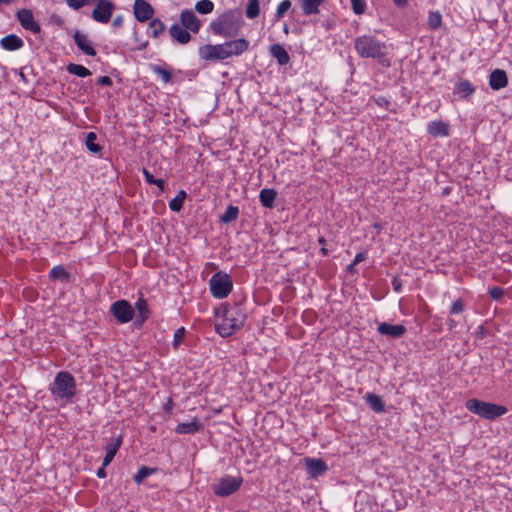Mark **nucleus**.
Masks as SVG:
<instances>
[{
    "mask_svg": "<svg viewBox=\"0 0 512 512\" xmlns=\"http://www.w3.org/2000/svg\"><path fill=\"white\" fill-rule=\"evenodd\" d=\"M123 22H124V18L122 15H118L116 16L113 21H112V26L114 28H119L123 25Z\"/></svg>",
    "mask_w": 512,
    "mask_h": 512,
    "instance_id": "50",
    "label": "nucleus"
},
{
    "mask_svg": "<svg viewBox=\"0 0 512 512\" xmlns=\"http://www.w3.org/2000/svg\"><path fill=\"white\" fill-rule=\"evenodd\" d=\"M325 0H300L303 14L306 16L314 15L319 13V6Z\"/></svg>",
    "mask_w": 512,
    "mask_h": 512,
    "instance_id": "28",
    "label": "nucleus"
},
{
    "mask_svg": "<svg viewBox=\"0 0 512 512\" xmlns=\"http://www.w3.org/2000/svg\"><path fill=\"white\" fill-rule=\"evenodd\" d=\"M97 140V134L94 132H89L86 134L85 145L88 151L93 154H100L103 151V146L97 144L95 141Z\"/></svg>",
    "mask_w": 512,
    "mask_h": 512,
    "instance_id": "30",
    "label": "nucleus"
},
{
    "mask_svg": "<svg viewBox=\"0 0 512 512\" xmlns=\"http://www.w3.org/2000/svg\"><path fill=\"white\" fill-rule=\"evenodd\" d=\"M135 309L137 310V315L143 316V318L150 316V310L147 301L142 295L137 299L135 303Z\"/></svg>",
    "mask_w": 512,
    "mask_h": 512,
    "instance_id": "39",
    "label": "nucleus"
},
{
    "mask_svg": "<svg viewBox=\"0 0 512 512\" xmlns=\"http://www.w3.org/2000/svg\"><path fill=\"white\" fill-rule=\"evenodd\" d=\"M52 20H53V21H54V23H56L57 25H62V24H63V20H62V18H61V17H59V16H55V15H54V16L52 17Z\"/></svg>",
    "mask_w": 512,
    "mask_h": 512,
    "instance_id": "60",
    "label": "nucleus"
},
{
    "mask_svg": "<svg viewBox=\"0 0 512 512\" xmlns=\"http://www.w3.org/2000/svg\"><path fill=\"white\" fill-rule=\"evenodd\" d=\"M154 8L150 3L145 0H135L133 5V13L137 21L146 22L148 20H152L154 15Z\"/></svg>",
    "mask_w": 512,
    "mask_h": 512,
    "instance_id": "12",
    "label": "nucleus"
},
{
    "mask_svg": "<svg viewBox=\"0 0 512 512\" xmlns=\"http://www.w3.org/2000/svg\"><path fill=\"white\" fill-rule=\"evenodd\" d=\"M142 173H143L144 178H145V180H146V182H147L148 184H151V185H152V184L155 182V179H156V178H154V176L149 172V170H148V169L143 168Z\"/></svg>",
    "mask_w": 512,
    "mask_h": 512,
    "instance_id": "48",
    "label": "nucleus"
},
{
    "mask_svg": "<svg viewBox=\"0 0 512 512\" xmlns=\"http://www.w3.org/2000/svg\"><path fill=\"white\" fill-rule=\"evenodd\" d=\"M364 260H365V254L362 252H359L355 255V258L353 260V265H357Z\"/></svg>",
    "mask_w": 512,
    "mask_h": 512,
    "instance_id": "53",
    "label": "nucleus"
},
{
    "mask_svg": "<svg viewBox=\"0 0 512 512\" xmlns=\"http://www.w3.org/2000/svg\"><path fill=\"white\" fill-rule=\"evenodd\" d=\"M49 278L51 280H59L61 282H69V280L71 278V274L62 265H57V266H54L49 271Z\"/></svg>",
    "mask_w": 512,
    "mask_h": 512,
    "instance_id": "29",
    "label": "nucleus"
},
{
    "mask_svg": "<svg viewBox=\"0 0 512 512\" xmlns=\"http://www.w3.org/2000/svg\"><path fill=\"white\" fill-rule=\"evenodd\" d=\"M150 70L161 77L162 81L166 84L169 83L172 79V73L167 68L157 65V64H150Z\"/></svg>",
    "mask_w": 512,
    "mask_h": 512,
    "instance_id": "35",
    "label": "nucleus"
},
{
    "mask_svg": "<svg viewBox=\"0 0 512 512\" xmlns=\"http://www.w3.org/2000/svg\"><path fill=\"white\" fill-rule=\"evenodd\" d=\"M0 46L7 51H16L24 46V41L15 34H9L0 40Z\"/></svg>",
    "mask_w": 512,
    "mask_h": 512,
    "instance_id": "23",
    "label": "nucleus"
},
{
    "mask_svg": "<svg viewBox=\"0 0 512 512\" xmlns=\"http://www.w3.org/2000/svg\"><path fill=\"white\" fill-rule=\"evenodd\" d=\"M243 483L242 477L226 475L212 485L213 492L219 497H228L237 492Z\"/></svg>",
    "mask_w": 512,
    "mask_h": 512,
    "instance_id": "7",
    "label": "nucleus"
},
{
    "mask_svg": "<svg viewBox=\"0 0 512 512\" xmlns=\"http://www.w3.org/2000/svg\"><path fill=\"white\" fill-rule=\"evenodd\" d=\"M150 36L152 38H159V36L165 31V24L158 18H154L149 23Z\"/></svg>",
    "mask_w": 512,
    "mask_h": 512,
    "instance_id": "32",
    "label": "nucleus"
},
{
    "mask_svg": "<svg viewBox=\"0 0 512 512\" xmlns=\"http://www.w3.org/2000/svg\"><path fill=\"white\" fill-rule=\"evenodd\" d=\"M318 243L323 247L326 244V239L323 236H321L318 239Z\"/></svg>",
    "mask_w": 512,
    "mask_h": 512,
    "instance_id": "62",
    "label": "nucleus"
},
{
    "mask_svg": "<svg viewBox=\"0 0 512 512\" xmlns=\"http://www.w3.org/2000/svg\"><path fill=\"white\" fill-rule=\"evenodd\" d=\"M187 198V193L184 190H180L177 195L169 201V208L173 212H180L183 208V203Z\"/></svg>",
    "mask_w": 512,
    "mask_h": 512,
    "instance_id": "31",
    "label": "nucleus"
},
{
    "mask_svg": "<svg viewBox=\"0 0 512 512\" xmlns=\"http://www.w3.org/2000/svg\"><path fill=\"white\" fill-rule=\"evenodd\" d=\"M508 85V77L504 70L495 69L489 75V86L492 90L498 91Z\"/></svg>",
    "mask_w": 512,
    "mask_h": 512,
    "instance_id": "19",
    "label": "nucleus"
},
{
    "mask_svg": "<svg viewBox=\"0 0 512 512\" xmlns=\"http://www.w3.org/2000/svg\"><path fill=\"white\" fill-rule=\"evenodd\" d=\"M148 318H149V317H144V318H143V316H139V315H137V316H136V319H135L134 324H135L138 328H140V327H142V326H143V324L147 321V319H148Z\"/></svg>",
    "mask_w": 512,
    "mask_h": 512,
    "instance_id": "52",
    "label": "nucleus"
},
{
    "mask_svg": "<svg viewBox=\"0 0 512 512\" xmlns=\"http://www.w3.org/2000/svg\"><path fill=\"white\" fill-rule=\"evenodd\" d=\"M377 331L381 335L397 339L402 337L406 333V327L402 324L394 325L387 322H382L378 325Z\"/></svg>",
    "mask_w": 512,
    "mask_h": 512,
    "instance_id": "17",
    "label": "nucleus"
},
{
    "mask_svg": "<svg viewBox=\"0 0 512 512\" xmlns=\"http://www.w3.org/2000/svg\"><path fill=\"white\" fill-rule=\"evenodd\" d=\"M391 285L395 292H397V293L402 292L403 282L399 276H395L392 278Z\"/></svg>",
    "mask_w": 512,
    "mask_h": 512,
    "instance_id": "46",
    "label": "nucleus"
},
{
    "mask_svg": "<svg viewBox=\"0 0 512 512\" xmlns=\"http://www.w3.org/2000/svg\"><path fill=\"white\" fill-rule=\"evenodd\" d=\"M475 87L469 80H461L454 86V94L462 99H468L475 93Z\"/></svg>",
    "mask_w": 512,
    "mask_h": 512,
    "instance_id": "25",
    "label": "nucleus"
},
{
    "mask_svg": "<svg viewBox=\"0 0 512 512\" xmlns=\"http://www.w3.org/2000/svg\"><path fill=\"white\" fill-rule=\"evenodd\" d=\"M377 104H378L379 106H382V107H383V106H388V105H389V101H388L386 98H379V99L377 100Z\"/></svg>",
    "mask_w": 512,
    "mask_h": 512,
    "instance_id": "59",
    "label": "nucleus"
},
{
    "mask_svg": "<svg viewBox=\"0 0 512 512\" xmlns=\"http://www.w3.org/2000/svg\"><path fill=\"white\" fill-rule=\"evenodd\" d=\"M260 14L259 0H249L246 7V16L249 19H255Z\"/></svg>",
    "mask_w": 512,
    "mask_h": 512,
    "instance_id": "38",
    "label": "nucleus"
},
{
    "mask_svg": "<svg viewBox=\"0 0 512 512\" xmlns=\"http://www.w3.org/2000/svg\"><path fill=\"white\" fill-rule=\"evenodd\" d=\"M174 402L172 398H169L168 401L164 404L163 409L166 413H170L173 409Z\"/></svg>",
    "mask_w": 512,
    "mask_h": 512,
    "instance_id": "51",
    "label": "nucleus"
},
{
    "mask_svg": "<svg viewBox=\"0 0 512 512\" xmlns=\"http://www.w3.org/2000/svg\"><path fill=\"white\" fill-rule=\"evenodd\" d=\"M291 1L290 0H283L280 2V4L277 7L275 18L277 20L281 19L284 14L291 8Z\"/></svg>",
    "mask_w": 512,
    "mask_h": 512,
    "instance_id": "41",
    "label": "nucleus"
},
{
    "mask_svg": "<svg viewBox=\"0 0 512 512\" xmlns=\"http://www.w3.org/2000/svg\"><path fill=\"white\" fill-rule=\"evenodd\" d=\"M66 69H67L68 73H70L72 75H76L78 77H82V78L88 77L91 75V71L80 64L70 63L67 65Z\"/></svg>",
    "mask_w": 512,
    "mask_h": 512,
    "instance_id": "36",
    "label": "nucleus"
},
{
    "mask_svg": "<svg viewBox=\"0 0 512 512\" xmlns=\"http://www.w3.org/2000/svg\"><path fill=\"white\" fill-rule=\"evenodd\" d=\"M181 25L186 28L189 32L198 33L201 28V21L196 16L194 11L185 9L180 14Z\"/></svg>",
    "mask_w": 512,
    "mask_h": 512,
    "instance_id": "14",
    "label": "nucleus"
},
{
    "mask_svg": "<svg viewBox=\"0 0 512 512\" xmlns=\"http://www.w3.org/2000/svg\"><path fill=\"white\" fill-rule=\"evenodd\" d=\"M202 428L203 424L195 417L190 422L179 423L175 428V432L178 434H195L202 430Z\"/></svg>",
    "mask_w": 512,
    "mask_h": 512,
    "instance_id": "21",
    "label": "nucleus"
},
{
    "mask_svg": "<svg viewBox=\"0 0 512 512\" xmlns=\"http://www.w3.org/2000/svg\"><path fill=\"white\" fill-rule=\"evenodd\" d=\"M12 2H13V0H0V3H4V4H10Z\"/></svg>",
    "mask_w": 512,
    "mask_h": 512,
    "instance_id": "64",
    "label": "nucleus"
},
{
    "mask_svg": "<svg viewBox=\"0 0 512 512\" xmlns=\"http://www.w3.org/2000/svg\"><path fill=\"white\" fill-rule=\"evenodd\" d=\"M366 403L376 413H383L386 411L385 403L382 398L374 393H367L365 395Z\"/></svg>",
    "mask_w": 512,
    "mask_h": 512,
    "instance_id": "27",
    "label": "nucleus"
},
{
    "mask_svg": "<svg viewBox=\"0 0 512 512\" xmlns=\"http://www.w3.org/2000/svg\"><path fill=\"white\" fill-rule=\"evenodd\" d=\"M66 2L74 10H78L88 4V0H66Z\"/></svg>",
    "mask_w": 512,
    "mask_h": 512,
    "instance_id": "47",
    "label": "nucleus"
},
{
    "mask_svg": "<svg viewBox=\"0 0 512 512\" xmlns=\"http://www.w3.org/2000/svg\"><path fill=\"white\" fill-rule=\"evenodd\" d=\"M394 4L398 7H405L408 3V0H392Z\"/></svg>",
    "mask_w": 512,
    "mask_h": 512,
    "instance_id": "58",
    "label": "nucleus"
},
{
    "mask_svg": "<svg viewBox=\"0 0 512 512\" xmlns=\"http://www.w3.org/2000/svg\"><path fill=\"white\" fill-rule=\"evenodd\" d=\"M240 26V13L235 10H228L210 23V31L214 35L232 38L238 35Z\"/></svg>",
    "mask_w": 512,
    "mask_h": 512,
    "instance_id": "4",
    "label": "nucleus"
},
{
    "mask_svg": "<svg viewBox=\"0 0 512 512\" xmlns=\"http://www.w3.org/2000/svg\"><path fill=\"white\" fill-rule=\"evenodd\" d=\"M270 55L276 59L280 66H284L290 62V55L281 44H273L269 47Z\"/></svg>",
    "mask_w": 512,
    "mask_h": 512,
    "instance_id": "22",
    "label": "nucleus"
},
{
    "mask_svg": "<svg viewBox=\"0 0 512 512\" xmlns=\"http://www.w3.org/2000/svg\"><path fill=\"white\" fill-rule=\"evenodd\" d=\"M109 312L119 324H125L133 320L135 310L128 300H117L110 306Z\"/></svg>",
    "mask_w": 512,
    "mask_h": 512,
    "instance_id": "8",
    "label": "nucleus"
},
{
    "mask_svg": "<svg viewBox=\"0 0 512 512\" xmlns=\"http://www.w3.org/2000/svg\"><path fill=\"white\" fill-rule=\"evenodd\" d=\"M277 192L273 188H264L259 193V201L265 208L272 209L275 204Z\"/></svg>",
    "mask_w": 512,
    "mask_h": 512,
    "instance_id": "26",
    "label": "nucleus"
},
{
    "mask_svg": "<svg viewBox=\"0 0 512 512\" xmlns=\"http://www.w3.org/2000/svg\"><path fill=\"white\" fill-rule=\"evenodd\" d=\"M227 58L232 56H240L246 52L249 48V41L245 38H239L223 43Z\"/></svg>",
    "mask_w": 512,
    "mask_h": 512,
    "instance_id": "15",
    "label": "nucleus"
},
{
    "mask_svg": "<svg viewBox=\"0 0 512 512\" xmlns=\"http://www.w3.org/2000/svg\"><path fill=\"white\" fill-rule=\"evenodd\" d=\"M49 392L56 402L64 405L72 403L77 395L75 377L68 371L58 372L49 385Z\"/></svg>",
    "mask_w": 512,
    "mask_h": 512,
    "instance_id": "3",
    "label": "nucleus"
},
{
    "mask_svg": "<svg viewBox=\"0 0 512 512\" xmlns=\"http://www.w3.org/2000/svg\"><path fill=\"white\" fill-rule=\"evenodd\" d=\"M74 42L77 48L82 51L84 54L88 56H95L96 50L92 46L91 41L89 40L86 34H83L79 30H76L73 35Z\"/></svg>",
    "mask_w": 512,
    "mask_h": 512,
    "instance_id": "18",
    "label": "nucleus"
},
{
    "mask_svg": "<svg viewBox=\"0 0 512 512\" xmlns=\"http://www.w3.org/2000/svg\"><path fill=\"white\" fill-rule=\"evenodd\" d=\"M15 72L24 83H28V79L26 78V75L24 74L22 69L16 70Z\"/></svg>",
    "mask_w": 512,
    "mask_h": 512,
    "instance_id": "57",
    "label": "nucleus"
},
{
    "mask_svg": "<svg viewBox=\"0 0 512 512\" xmlns=\"http://www.w3.org/2000/svg\"><path fill=\"white\" fill-rule=\"evenodd\" d=\"M16 17L20 25L27 31L34 34L41 32V26L34 20L33 12L29 9H21L17 12Z\"/></svg>",
    "mask_w": 512,
    "mask_h": 512,
    "instance_id": "11",
    "label": "nucleus"
},
{
    "mask_svg": "<svg viewBox=\"0 0 512 512\" xmlns=\"http://www.w3.org/2000/svg\"><path fill=\"white\" fill-rule=\"evenodd\" d=\"M214 4L210 0H200L196 3L195 9L200 14H208L213 11Z\"/></svg>",
    "mask_w": 512,
    "mask_h": 512,
    "instance_id": "40",
    "label": "nucleus"
},
{
    "mask_svg": "<svg viewBox=\"0 0 512 512\" xmlns=\"http://www.w3.org/2000/svg\"><path fill=\"white\" fill-rule=\"evenodd\" d=\"M464 310H465V303L462 298H458L457 300H455L452 303V305L449 309V313L451 315H456V314L462 313Z\"/></svg>",
    "mask_w": 512,
    "mask_h": 512,
    "instance_id": "43",
    "label": "nucleus"
},
{
    "mask_svg": "<svg viewBox=\"0 0 512 512\" xmlns=\"http://www.w3.org/2000/svg\"><path fill=\"white\" fill-rule=\"evenodd\" d=\"M185 333H186V330L184 327H180L174 332L172 345L175 350H177L179 348L180 344L182 343Z\"/></svg>",
    "mask_w": 512,
    "mask_h": 512,
    "instance_id": "42",
    "label": "nucleus"
},
{
    "mask_svg": "<svg viewBox=\"0 0 512 512\" xmlns=\"http://www.w3.org/2000/svg\"><path fill=\"white\" fill-rule=\"evenodd\" d=\"M239 216V208L234 205H229L225 212L220 216V221L222 223L228 224L234 220H236Z\"/></svg>",
    "mask_w": 512,
    "mask_h": 512,
    "instance_id": "34",
    "label": "nucleus"
},
{
    "mask_svg": "<svg viewBox=\"0 0 512 512\" xmlns=\"http://www.w3.org/2000/svg\"><path fill=\"white\" fill-rule=\"evenodd\" d=\"M446 324L450 331L454 330L457 326V322L453 318H448Z\"/></svg>",
    "mask_w": 512,
    "mask_h": 512,
    "instance_id": "54",
    "label": "nucleus"
},
{
    "mask_svg": "<svg viewBox=\"0 0 512 512\" xmlns=\"http://www.w3.org/2000/svg\"><path fill=\"white\" fill-rule=\"evenodd\" d=\"M430 30H437L442 25V15L439 11H431L427 21Z\"/></svg>",
    "mask_w": 512,
    "mask_h": 512,
    "instance_id": "37",
    "label": "nucleus"
},
{
    "mask_svg": "<svg viewBox=\"0 0 512 512\" xmlns=\"http://www.w3.org/2000/svg\"><path fill=\"white\" fill-rule=\"evenodd\" d=\"M97 82L102 86H111L113 84L112 79L109 76H101L98 78Z\"/></svg>",
    "mask_w": 512,
    "mask_h": 512,
    "instance_id": "49",
    "label": "nucleus"
},
{
    "mask_svg": "<svg viewBox=\"0 0 512 512\" xmlns=\"http://www.w3.org/2000/svg\"><path fill=\"white\" fill-rule=\"evenodd\" d=\"M320 253L322 254V256H328L329 251H328V249H327V248H325V247L323 246V247H321V249H320Z\"/></svg>",
    "mask_w": 512,
    "mask_h": 512,
    "instance_id": "61",
    "label": "nucleus"
},
{
    "mask_svg": "<svg viewBox=\"0 0 512 512\" xmlns=\"http://www.w3.org/2000/svg\"><path fill=\"white\" fill-rule=\"evenodd\" d=\"M158 471L157 468H152L148 466H142L139 468L137 473L134 475L133 480L136 484H141L145 478L155 474Z\"/></svg>",
    "mask_w": 512,
    "mask_h": 512,
    "instance_id": "33",
    "label": "nucleus"
},
{
    "mask_svg": "<svg viewBox=\"0 0 512 512\" xmlns=\"http://www.w3.org/2000/svg\"><path fill=\"white\" fill-rule=\"evenodd\" d=\"M216 316L219 320L215 324V330L223 338L240 330L247 318L244 308L238 303L216 310Z\"/></svg>",
    "mask_w": 512,
    "mask_h": 512,
    "instance_id": "1",
    "label": "nucleus"
},
{
    "mask_svg": "<svg viewBox=\"0 0 512 512\" xmlns=\"http://www.w3.org/2000/svg\"><path fill=\"white\" fill-rule=\"evenodd\" d=\"M306 471L312 478L322 476L327 472L328 466L322 459L305 458Z\"/></svg>",
    "mask_w": 512,
    "mask_h": 512,
    "instance_id": "16",
    "label": "nucleus"
},
{
    "mask_svg": "<svg viewBox=\"0 0 512 512\" xmlns=\"http://www.w3.org/2000/svg\"><path fill=\"white\" fill-rule=\"evenodd\" d=\"M354 49L359 57L376 59L382 67H390L391 62L387 57L388 46L385 41L379 40L371 34L357 36L354 39Z\"/></svg>",
    "mask_w": 512,
    "mask_h": 512,
    "instance_id": "2",
    "label": "nucleus"
},
{
    "mask_svg": "<svg viewBox=\"0 0 512 512\" xmlns=\"http://www.w3.org/2000/svg\"><path fill=\"white\" fill-rule=\"evenodd\" d=\"M352 10L356 15H361L366 10V2L365 0H350Z\"/></svg>",
    "mask_w": 512,
    "mask_h": 512,
    "instance_id": "44",
    "label": "nucleus"
},
{
    "mask_svg": "<svg viewBox=\"0 0 512 512\" xmlns=\"http://www.w3.org/2000/svg\"><path fill=\"white\" fill-rule=\"evenodd\" d=\"M96 475L97 477L99 478H105L107 476V473H106V470H105V467H100L97 472H96Z\"/></svg>",
    "mask_w": 512,
    "mask_h": 512,
    "instance_id": "56",
    "label": "nucleus"
},
{
    "mask_svg": "<svg viewBox=\"0 0 512 512\" xmlns=\"http://www.w3.org/2000/svg\"><path fill=\"white\" fill-rule=\"evenodd\" d=\"M488 294L493 300L498 301L503 297L504 289L498 286H494L489 288Z\"/></svg>",
    "mask_w": 512,
    "mask_h": 512,
    "instance_id": "45",
    "label": "nucleus"
},
{
    "mask_svg": "<svg viewBox=\"0 0 512 512\" xmlns=\"http://www.w3.org/2000/svg\"><path fill=\"white\" fill-rule=\"evenodd\" d=\"M122 443H123V437L121 435H118L117 437H111L106 442V444L103 447V449L106 452L104 459H103V467L108 466L113 461V459H114L115 455L117 454L118 450L120 449Z\"/></svg>",
    "mask_w": 512,
    "mask_h": 512,
    "instance_id": "13",
    "label": "nucleus"
},
{
    "mask_svg": "<svg viewBox=\"0 0 512 512\" xmlns=\"http://www.w3.org/2000/svg\"><path fill=\"white\" fill-rule=\"evenodd\" d=\"M373 227H374L378 232H380V231L382 230V225H381V224H379V223H374V224H373Z\"/></svg>",
    "mask_w": 512,
    "mask_h": 512,
    "instance_id": "63",
    "label": "nucleus"
},
{
    "mask_svg": "<svg viewBox=\"0 0 512 512\" xmlns=\"http://www.w3.org/2000/svg\"><path fill=\"white\" fill-rule=\"evenodd\" d=\"M465 407L468 411L487 420H495L507 413V408L503 405L482 401L471 398L466 401Z\"/></svg>",
    "mask_w": 512,
    "mask_h": 512,
    "instance_id": "5",
    "label": "nucleus"
},
{
    "mask_svg": "<svg viewBox=\"0 0 512 512\" xmlns=\"http://www.w3.org/2000/svg\"><path fill=\"white\" fill-rule=\"evenodd\" d=\"M115 4L110 0H97V5L92 11L91 17L94 21L106 24L110 21Z\"/></svg>",
    "mask_w": 512,
    "mask_h": 512,
    "instance_id": "9",
    "label": "nucleus"
},
{
    "mask_svg": "<svg viewBox=\"0 0 512 512\" xmlns=\"http://www.w3.org/2000/svg\"><path fill=\"white\" fill-rule=\"evenodd\" d=\"M153 185H156L161 191L165 188V181L163 179H155Z\"/></svg>",
    "mask_w": 512,
    "mask_h": 512,
    "instance_id": "55",
    "label": "nucleus"
},
{
    "mask_svg": "<svg viewBox=\"0 0 512 512\" xmlns=\"http://www.w3.org/2000/svg\"><path fill=\"white\" fill-rule=\"evenodd\" d=\"M427 132L432 137H445L449 135V124L444 121H432L427 125Z\"/></svg>",
    "mask_w": 512,
    "mask_h": 512,
    "instance_id": "24",
    "label": "nucleus"
},
{
    "mask_svg": "<svg viewBox=\"0 0 512 512\" xmlns=\"http://www.w3.org/2000/svg\"><path fill=\"white\" fill-rule=\"evenodd\" d=\"M169 34L175 42L181 45H185L191 41L189 31L177 23L171 25L169 28Z\"/></svg>",
    "mask_w": 512,
    "mask_h": 512,
    "instance_id": "20",
    "label": "nucleus"
},
{
    "mask_svg": "<svg viewBox=\"0 0 512 512\" xmlns=\"http://www.w3.org/2000/svg\"><path fill=\"white\" fill-rule=\"evenodd\" d=\"M211 294L217 299L226 298L233 289V281L225 272H217L209 280Z\"/></svg>",
    "mask_w": 512,
    "mask_h": 512,
    "instance_id": "6",
    "label": "nucleus"
},
{
    "mask_svg": "<svg viewBox=\"0 0 512 512\" xmlns=\"http://www.w3.org/2000/svg\"><path fill=\"white\" fill-rule=\"evenodd\" d=\"M199 57L202 60L206 61H223L227 59V54L225 52V48L223 43L222 44H206L199 48L198 50Z\"/></svg>",
    "mask_w": 512,
    "mask_h": 512,
    "instance_id": "10",
    "label": "nucleus"
}]
</instances>
